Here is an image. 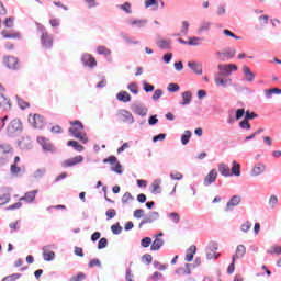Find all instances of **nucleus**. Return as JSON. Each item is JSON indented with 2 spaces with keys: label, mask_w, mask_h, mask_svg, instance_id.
Segmentation results:
<instances>
[{
  "label": "nucleus",
  "mask_w": 281,
  "mask_h": 281,
  "mask_svg": "<svg viewBox=\"0 0 281 281\" xmlns=\"http://www.w3.org/2000/svg\"><path fill=\"white\" fill-rule=\"evenodd\" d=\"M220 72L215 75V85L217 87H225L232 79H223L221 76H232V71H238L236 64H220L217 66Z\"/></svg>",
  "instance_id": "nucleus-1"
},
{
  "label": "nucleus",
  "mask_w": 281,
  "mask_h": 281,
  "mask_svg": "<svg viewBox=\"0 0 281 281\" xmlns=\"http://www.w3.org/2000/svg\"><path fill=\"white\" fill-rule=\"evenodd\" d=\"M70 128L68 130L70 135L72 137H76V139H79L81 144H87L89 142V138L87 137V133H85V125L82 122L76 120V121H70Z\"/></svg>",
  "instance_id": "nucleus-2"
},
{
  "label": "nucleus",
  "mask_w": 281,
  "mask_h": 281,
  "mask_svg": "<svg viewBox=\"0 0 281 281\" xmlns=\"http://www.w3.org/2000/svg\"><path fill=\"white\" fill-rule=\"evenodd\" d=\"M217 168L222 177H240V164H238L236 160L232 162V169H229V166L225 162L218 164Z\"/></svg>",
  "instance_id": "nucleus-3"
},
{
  "label": "nucleus",
  "mask_w": 281,
  "mask_h": 281,
  "mask_svg": "<svg viewBox=\"0 0 281 281\" xmlns=\"http://www.w3.org/2000/svg\"><path fill=\"white\" fill-rule=\"evenodd\" d=\"M41 43L44 49H52L54 47V36H52L47 31H45V26H41Z\"/></svg>",
  "instance_id": "nucleus-4"
},
{
  "label": "nucleus",
  "mask_w": 281,
  "mask_h": 281,
  "mask_svg": "<svg viewBox=\"0 0 281 281\" xmlns=\"http://www.w3.org/2000/svg\"><path fill=\"white\" fill-rule=\"evenodd\" d=\"M115 116L124 124H133V122H135L133 114L128 110L120 109L116 111Z\"/></svg>",
  "instance_id": "nucleus-5"
},
{
  "label": "nucleus",
  "mask_w": 281,
  "mask_h": 281,
  "mask_svg": "<svg viewBox=\"0 0 281 281\" xmlns=\"http://www.w3.org/2000/svg\"><path fill=\"white\" fill-rule=\"evenodd\" d=\"M234 56H236V48H232V47H227L224 50L216 53V57L222 63H225V60H232Z\"/></svg>",
  "instance_id": "nucleus-6"
},
{
  "label": "nucleus",
  "mask_w": 281,
  "mask_h": 281,
  "mask_svg": "<svg viewBox=\"0 0 281 281\" xmlns=\"http://www.w3.org/2000/svg\"><path fill=\"white\" fill-rule=\"evenodd\" d=\"M21 131H23V123H21V120L19 119H13L7 126L8 135H14Z\"/></svg>",
  "instance_id": "nucleus-7"
},
{
  "label": "nucleus",
  "mask_w": 281,
  "mask_h": 281,
  "mask_svg": "<svg viewBox=\"0 0 281 281\" xmlns=\"http://www.w3.org/2000/svg\"><path fill=\"white\" fill-rule=\"evenodd\" d=\"M37 144L42 146L44 153H54V144L49 142V138H46L45 136H38L37 137Z\"/></svg>",
  "instance_id": "nucleus-8"
},
{
  "label": "nucleus",
  "mask_w": 281,
  "mask_h": 281,
  "mask_svg": "<svg viewBox=\"0 0 281 281\" xmlns=\"http://www.w3.org/2000/svg\"><path fill=\"white\" fill-rule=\"evenodd\" d=\"M85 161V157L79 155L72 158L66 159L61 162L63 168H74V166H78Z\"/></svg>",
  "instance_id": "nucleus-9"
},
{
  "label": "nucleus",
  "mask_w": 281,
  "mask_h": 281,
  "mask_svg": "<svg viewBox=\"0 0 281 281\" xmlns=\"http://www.w3.org/2000/svg\"><path fill=\"white\" fill-rule=\"evenodd\" d=\"M3 65H5V67H8V69H19V67H20L19 58H16L14 56H5L3 58Z\"/></svg>",
  "instance_id": "nucleus-10"
},
{
  "label": "nucleus",
  "mask_w": 281,
  "mask_h": 281,
  "mask_svg": "<svg viewBox=\"0 0 281 281\" xmlns=\"http://www.w3.org/2000/svg\"><path fill=\"white\" fill-rule=\"evenodd\" d=\"M2 38H11L14 41H21V32L14 30H2L1 31Z\"/></svg>",
  "instance_id": "nucleus-11"
},
{
  "label": "nucleus",
  "mask_w": 281,
  "mask_h": 281,
  "mask_svg": "<svg viewBox=\"0 0 281 281\" xmlns=\"http://www.w3.org/2000/svg\"><path fill=\"white\" fill-rule=\"evenodd\" d=\"M164 236V233H158L154 236L155 240L151 243L150 249L151 251H159L161 249V246L165 244L164 239L161 238Z\"/></svg>",
  "instance_id": "nucleus-12"
},
{
  "label": "nucleus",
  "mask_w": 281,
  "mask_h": 281,
  "mask_svg": "<svg viewBox=\"0 0 281 281\" xmlns=\"http://www.w3.org/2000/svg\"><path fill=\"white\" fill-rule=\"evenodd\" d=\"M216 179H218V171L216 169H212L206 177L204 178V186H212V183H216Z\"/></svg>",
  "instance_id": "nucleus-13"
},
{
  "label": "nucleus",
  "mask_w": 281,
  "mask_h": 281,
  "mask_svg": "<svg viewBox=\"0 0 281 281\" xmlns=\"http://www.w3.org/2000/svg\"><path fill=\"white\" fill-rule=\"evenodd\" d=\"M218 245L216 244H210L206 248V258L207 260H216L218 258L220 254H217Z\"/></svg>",
  "instance_id": "nucleus-14"
},
{
  "label": "nucleus",
  "mask_w": 281,
  "mask_h": 281,
  "mask_svg": "<svg viewBox=\"0 0 281 281\" xmlns=\"http://www.w3.org/2000/svg\"><path fill=\"white\" fill-rule=\"evenodd\" d=\"M29 122L32 124V126H34V128H43V116L40 114H30Z\"/></svg>",
  "instance_id": "nucleus-15"
},
{
  "label": "nucleus",
  "mask_w": 281,
  "mask_h": 281,
  "mask_svg": "<svg viewBox=\"0 0 281 281\" xmlns=\"http://www.w3.org/2000/svg\"><path fill=\"white\" fill-rule=\"evenodd\" d=\"M240 201H243V198L239 195H234L231 198V200L226 204V212H232L234 207L240 205Z\"/></svg>",
  "instance_id": "nucleus-16"
},
{
  "label": "nucleus",
  "mask_w": 281,
  "mask_h": 281,
  "mask_svg": "<svg viewBox=\"0 0 281 281\" xmlns=\"http://www.w3.org/2000/svg\"><path fill=\"white\" fill-rule=\"evenodd\" d=\"M50 246H44L42 248L43 251V258L46 262H50V260H54L56 258V254L49 249Z\"/></svg>",
  "instance_id": "nucleus-17"
},
{
  "label": "nucleus",
  "mask_w": 281,
  "mask_h": 281,
  "mask_svg": "<svg viewBox=\"0 0 281 281\" xmlns=\"http://www.w3.org/2000/svg\"><path fill=\"white\" fill-rule=\"evenodd\" d=\"M132 111L136 113V115H140L142 117H145L148 113V108L142 105V104H134L132 105Z\"/></svg>",
  "instance_id": "nucleus-18"
},
{
  "label": "nucleus",
  "mask_w": 281,
  "mask_h": 281,
  "mask_svg": "<svg viewBox=\"0 0 281 281\" xmlns=\"http://www.w3.org/2000/svg\"><path fill=\"white\" fill-rule=\"evenodd\" d=\"M246 254H247V248L245 247V245H238L236 248V252L233 256V262H236L238 258H244Z\"/></svg>",
  "instance_id": "nucleus-19"
},
{
  "label": "nucleus",
  "mask_w": 281,
  "mask_h": 281,
  "mask_svg": "<svg viewBox=\"0 0 281 281\" xmlns=\"http://www.w3.org/2000/svg\"><path fill=\"white\" fill-rule=\"evenodd\" d=\"M0 109L3 111L12 110V103L10 102V99L5 98L3 94H0Z\"/></svg>",
  "instance_id": "nucleus-20"
},
{
  "label": "nucleus",
  "mask_w": 281,
  "mask_h": 281,
  "mask_svg": "<svg viewBox=\"0 0 281 281\" xmlns=\"http://www.w3.org/2000/svg\"><path fill=\"white\" fill-rule=\"evenodd\" d=\"M36 194H38V190L29 191L24 194V196L20 198V201H26V203H34Z\"/></svg>",
  "instance_id": "nucleus-21"
},
{
  "label": "nucleus",
  "mask_w": 281,
  "mask_h": 281,
  "mask_svg": "<svg viewBox=\"0 0 281 281\" xmlns=\"http://www.w3.org/2000/svg\"><path fill=\"white\" fill-rule=\"evenodd\" d=\"M157 218H159V213L158 212H151V213H149V215L147 217H145L139 223V227H142L143 225H146L148 223H155V221H157Z\"/></svg>",
  "instance_id": "nucleus-22"
},
{
  "label": "nucleus",
  "mask_w": 281,
  "mask_h": 281,
  "mask_svg": "<svg viewBox=\"0 0 281 281\" xmlns=\"http://www.w3.org/2000/svg\"><path fill=\"white\" fill-rule=\"evenodd\" d=\"M243 74L247 82H254V80H256V75L251 72L249 66H243Z\"/></svg>",
  "instance_id": "nucleus-23"
},
{
  "label": "nucleus",
  "mask_w": 281,
  "mask_h": 281,
  "mask_svg": "<svg viewBox=\"0 0 281 281\" xmlns=\"http://www.w3.org/2000/svg\"><path fill=\"white\" fill-rule=\"evenodd\" d=\"M13 150L14 149H12V146L10 145H0V161H3V159H5V155H10Z\"/></svg>",
  "instance_id": "nucleus-24"
},
{
  "label": "nucleus",
  "mask_w": 281,
  "mask_h": 281,
  "mask_svg": "<svg viewBox=\"0 0 281 281\" xmlns=\"http://www.w3.org/2000/svg\"><path fill=\"white\" fill-rule=\"evenodd\" d=\"M188 67L194 71V74H198V76H201L203 74V66L196 61H189Z\"/></svg>",
  "instance_id": "nucleus-25"
},
{
  "label": "nucleus",
  "mask_w": 281,
  "mask_h": 281,
  "mask_svg": "<svg viewBox=\"0 0 281 281\" xmlns=\"http://www.w3.org/2000/svg\"><path fill=\"white\" fill-rule=\"evenodd\" d=\"M82 63L83 65H86V67H91V68L98 65V61L91 55H85L82 57Z\"/></svg>",
  "instance_id": "nucleus-26"
},
{
  "label": "nucleus",
  "mask_w": 281,
  "mask_h": 281,
  "mask_svg": "<svg viewBox=\"0 0 281 281\" xmlns=\"http://www.w3.org/2000/svg\"><path fill=\"white\" fill-rule=\"evenodd\" d=\"M194 254H196V246H190L184 258L186 262H192L194 260Z\"/></svg>",
  "instance_id": "nucleus-27"
},
{
  "label": "nucleus",
  "mask_w": 281,
  "mask_h": 281,
  "mask_svg": "<svg viewBox=\"0 0 281 281\" xmlns=\"http://www.w3.org/2000/svg\"><path fill=\"white\" fill-rule=\"evenodd\" d=\"M266 170H267V167L263 164H257L252 168V175L254 177H258L259 175H262V172H265Z\"/></svg>",
  "instance_id": "nucleus-28"
},
{
  "label": "nucleus",
  "mask_w": 281,
  "mask_h": 281,
  "mask_svg": "<svg viewBox=\"0 0 281 281\" xmlns=\"http://www.w3.org/2000/svg\"><path fill=\"white\" fill-rule=\"evenodd\" d=\"M116 98L120 102H131V94L126 91L119 92Z\"/></svg>",
  "instance_id": "nucleus-29"
},
{
  "label": "nucleus",
  "mask_w": 281,
  "mask_h": 281,
  "mask_svg": "<svg viewBox=\"0 0 281 281\" xmlns=\"http://www.w3.org/2000/svg\"><path fill=\"white\" fill-rule=\"evenodd\" d=\"M67 146H71L77 153L85 150V146L80 145L77 140H68Z\"/></svg>",
  "instance_id": "nucleus-30"
},
{
  "label": "nucleus",
  "mask_w": 281,
  "mask_h": 281,
  "mask_svg": "<svg viewBox=\"0 0 281 281\" xmlns=\"http://www.w3.org/2000/svg\"><path fill=\"white\" fill-rule=\"evenodd\" d=\"M182 105L186 106L187 104H190L192 102V92L186 91L182 93Z\"/></svg>",
  "instance_id": "nucleus-31"
},
{
  "label": "nucleus",
  "mask_w": 281,
  "mask_h": 281,
  "mask_svg": "<svg viewBox=\"0 0 281 281\" xmlns=\"http://www.w3.org/2000/svg\"><path fill=\"white\" fill-rule=\"evenodd\" d=\"M10 170H11V175L16 176V175H21V172L25 170V167H19V165L13 164L11 165Z\"/></svg>",
  "instance_id": "nucleus-32"
},
{
  "label": "nucleus",
  "mask_w": 281,
  "mask_h": 281,
  "mask_svg": "<svg viewBox=\"0 0 281 281\" xmlns=\"http://www.w3.org/2000/svg\"><path fill=\"white\" fill-rule=\"evenodd\" d=\"M97 54L102 56H111V49H109L106 46H98Z\"/></svg>",
  "instance_id": "nucleus-33"
},
{
  "label": "nucleus",
  "mask_w": 281,
  "mask_h": 281,
  "mask_svg": "<svg viewBox=\"0 0 281 281\" xmlns=\"http://www.w3.org/2000/svg\"><path fill=\"white\" fill-rule=\"evenodd\" d=\"M157 45L160 49H170V41L167 40H159Z\"/></svg>",
  "instance_id": "nucleus-34"
},
{
  "label": "nucleus",
  "mask_w": 281,
  "mask_h": 281,
  "mask_svg": "<svg viewBox=\"0 0 281 281\" xmlns=\"http://www.w3.org/2000/svg\"><path fill=\"white\" fill-rule=\"evenodd\" d=\"M18 100V104L20 106V109H22V111H25V109H30V102L16 97Z\"/></svg>",
  "instance_id": "nucleus-35"
},
{
  "label": "nucleus",
  "mask_w": 281,
  "mask_h": 281,
  "mask_svg": "<svg viewBox=\"0 0 281 281\" xmlns=\"http://www.w3.org/2000/svg\"><path fill=\"white\" fill-rule=\"evenodd\" d=\"M190 137H192V132L187 130L184 132V135L181 136V143L183 144V146H186V144H188V142H190Z\"/></svg>",
  "instance_id": "nucleus-36"
},
{
  "label": "nucleus",
  "mask_w": 281,
  "mask_h": 281,
  "mask_svg": "<svg viewBox=\"0 0 281 281\" xmlns=\"http://www.w3.org/2000/svg\"><path fill=\"white\" fill-rule=\"evenodd\" d=\"M146 23H147L146 20H134L130 22V24L135 25L138 29L146 27Z\"/></svg>",
  "instance_id": "nucleus-37"
},
{
  "label": "nucleus",
  "mask_w": 281,
  "mask_h": 281,
  "mask_svg": "<svg viewBox=\"0 0 281 281\" xmlns=\"http://www.w3.org/2000/svg\"><path fill=\"white\" fill-rule=\"evenodd\" d=\"M133 195L131 194V192H126V193H124V195L122 196V203L124 204V205H126V204H128V203H131L132 201H133Z\"/></svg>",
  "instance_id": "nucleus-38"
},
{
  "label": "nucleus",
  "mask_w": 281,
  "mask_h": 281,
  "mask_svg": "<svg viewBox=\"0 0 281 281\" xmlns=\"http://www.w3.org/2000/svg\"><path fill=\"white\" fill-rule=\"evenodd\" d=\"M140 245L142 247L144 248H148L150 247V245H153V239L150 237H144L142 240H140Z\"/></svg>",
  "instance_id": "nucleus-39"
},
{
  "label": "nucleus",
  "mask_w": 281,
  "mask_h": 281,
  "mask_svg": "<svg viewBox=\"0 0 281 281\" xmlns=\"http://www.w3.org/2000/svg\"><path fill=\"white\" fill-rule=\"evenodd\" d=\"M111 170H113V172H116L117 175H122V165L116 160V162H114L111 167Z\"/></svg>",
  "instance_id": "nucleus-40"
},
{
  "label": "nucleus",
  "mask_w": 281,
  "mask_h": 281,
  "mask_svg": "<svg viewBox=\"0 0 281 281\" xmlns=\"http://www.w3.org/2000/svg\"><path fill=\"white\" fill-rule=\"evenodd\" d=\"M268 254L273 255L277 254V256H280L281 254V246H272L268 249Z\"/></svg>",
  "instance_id": "nucleus-41"
},
{
  "label": "nucleus",
  "mask_w": 281,
  "mask_h": 281,
  "mask_svg": "<svg viewBox=\"0 0 281 281\" xmlns=\"http://www.w3.org/2000/svg\"><path fill=\"white\" fill-rule=\"evenodd\" d=\"M167 89L170 93H177L180 89L179 83H169Z\"/></svg>",
  "instance_id": "nucleus-42"
},
{
  "label": "nucleus",
  "mask_w": 281,
  "mask_h": 281,
  "mask_svg": "<svg viewBox=\"0 0 281 281\" xmlns=\"http://www.w3.org/2000/svg\"><path fill=\"white\" fill-rule=\"evenodd\" d=\"M170 178L173 181H179V180L183 179V175L181 172H179V171H175V172L170 173Z\"/></svg>",
  "instance_id": "nucleus-43"
},
{
  "label": "nucleus",
  "mask_w": 281,
  "mask_h": 281,
  "mask_svg": "<svg viewBox=\"0 0 281 281\" xmlns=\"http://www.w3.org/2000/svg\"><path fill=\"white\" fill-rule=\"evenodd\" d=\"M116 162H117V157L115 156H110L103 159V164H110L111 166H113Z\"/></svg>",
  "instance_id": "nucleus-44"
},
{
  "label": "nucleus",
  "mask_w": 281,
  "mask_h": 281,
  "mask_svg": "<svg viewBox=\"0 0 281 281\" xmlns=\"http://www.w3.org/2000/svg\"><path fill=\"white\" fill-rule=\"evenodd\" d=\"M105 216L108 217V221H111V218L117 216V213L115 212V209H110L106 211Z\"/></svg>",
  "instance_id": "nucleus-45"
},
{
  "label": "nucleus",
  "mask_w": 281,
  "mask_h": 281,
  "mask_svg": "<svg viewBox=\"0 0 281 281\" xmlns=\"http://www.w3.org/2000/svg\"><path fill=\"white\" fill-rule=\"evenodd\" d=\"M240 128H246V131H249L251 128V124L249 123V121L247 119H244L240 123H239Z\"/></svg>",
  "instance_id": "nucleus-46"
},
{
  "label": "nucleus",
  "mask_w": 281,
  "mask_h": 281,
  "mask_svg": "<svg viewBox=\"0 0 281 281\" xmlns=\"http://www.w3.org/2000/svg\"><path fill=\"white\" fill-rule=\"evenodd\" d=\"M113 234H122V226H120V223H116L111 226Z\"/></svg>",
  "instance_id": "nucleus-47"
},
{
  "label": "nucleus",
  "mask_w": 281,
  "mask_h": 281,
  "mask_svg": "<svg viewBox=\"0 0 281 281\" xmlns=\"http://www.w3.org/2000/svg\"><path fill=\"white\" fill-rule=\"evenodd\" d=\"M106 245H109V240L103 237L98 243V249H104Z\"/></svg>",
  "instance_id": "nucleus-48"
},
{
  "label": "nucleus",
  "mask_w": 281,
  "mask_h": 281,
  "mask_svg": "<svg viewBox=\"0 0 281 281\" xmlns=\"http://www.w3.org/2000/svg\"><path fill=\"white\" fill-rule=\"evenodd\" d=\"M72 281H82V280H87V274L79 272L77 276L72 277L71 279Z\"/></svg>",
  "instance_id": "nucleus-49"
},
{
  "label": "nucleus",
  "mask_w": 281,
  "mask_h": 281,
  "mask_svg": "<svg viewBox=\"0 0 281 281\" xmlns=\"http://www.w3.org/2000/svg\"><path fill=\"white\" fill-rule=\"evenodd\" d=\"M161 95H164V91H161V89H157V90H155V92L153 94V100L155 102H157V100H159V98H161Z\"/></svg>",
  "instance_id": "nucleus-50"
},
{
  "label": "nucleus",
  "mask_w": 281,
  "mask_h": 281,
  "mask_svg": "<svg viewBox=\"0 0 281 281\" xmlns=\"http://www.w3.org/2000/svg\"><path fill=\"white\" fill-rule=\"evenodd\" d=\"M10 201V194L0 195V205H5Z\"/></svg>",
  "instance_id": "nucleus-51"
},
{
  "label": "nucleus",
  "mask_w": 281,
  "mask_h": 281,
  "mask_svg": "<svg viewBox=\"0 0 281 281\" xmlns=\"http://www.w3.org/2000/svg\"><path fill=\"white\" fill-rule=\"evenodd\" d=\"M143 262L150 265L153 262V255L146 254L142 257Z\"/></svg>",
  "instance_id": "nucleus-52"
},
{
  "label": "nucleus",
  "mask_w": 281,
  "mask_h": 281,
  "mask_svg": "<svg viewBox=\"0 0 281 281\" xmlns=\"http://www.w3.org/2000/svg\"><path fill=\"white\" fill-rule=\"evenodd\" d=\"M249 229H251V222L247 221L241 224V232L247 233Z\"/></svg>",
  "instance_id": "nucleus-53"
},
{
  "label": "nucleus",
  "mask_w": 281,
  "mask_h": 281,
  "mask_svg": "<svg viewBox=\"0 0 281 281\" xmlns=\"http://www.w3.org/2000/svg\"><path fill=\"white\" fill-rule=\"evenodd\" d=\"M169 218L173 223H179V221H181V217L178 215V213H175V212L169 214Z\"/></svg>",
  "instance_id": "nucleus-54"
},
{
  "label": "nucleus",
  "mask_w": 281,
  "mask_h": 281,
  "mask_svg": "<svg viewBox=\"0 0 281 281\" xmlns=\"http://www.w3.org/2000/svg\"><path fill=\"white\" fill-rule=\"evenodd\" d=\"M201 41V38L199 37H190L189 41L187 42V45H199V42Z\"/></svg>",
  "instance_id": "nucleus-55"
},
{
  "label": "nucleus",
  "mask_w": 281,
  "mask_h": 281,
  "mask_svg": "<svg viewBox=\"0 0 281 281\" xmlns=\"http://www.w3.org/2000/svg\"><path fill=\"white\" fill-rule=\"evenodd\" d=\"M121 10H123L124 12H126V14H131V4L128 2H125L124 4H122L120 7Z\"/></svg>",
  "instance_id": "nucleus-56"
},
{
  "label": "nucleus",
  "mask_w": 281,
  "mask_h": 281,
  "mask_svg": "<svg viewBox=\"0 0 281 281\" xmlns=\"http://www.w3.org/2000/svg\"><path fill=\"white\" fill-rule=\"evenodd\" d=\"M269 205L271 207H276L278 205V196L277 195H271L269 199Z\"/></svg>",
  "instance_id": "nucleus-57"
},
{
  "label": "nucleus",
  "mask_w": 281,
  "mask_h": 281,
  "mask_svg": "<svg viewBox=\"0 0 281 281\" xmlns=\"http://www.w3.org/2000/svg\"><path fill=\"white\" fill-rule=\"evenodd\" d=\"M256 117H258V114H256V112L246 111L245 120H256Z\"/></svg>",
  "instance_id": "nucleus-58"
},
{
  "label": "nucleus",
  "mask_w": 281,
  "mask_h": 281,
  "mask_svg": "<svg viewBox=\"0 0 281 281\" xmlns=\"http://www.w3.org/2000/svg\"><path fill=\"white\" fill-rule=\"evenodd\" d=\"M45 176V169H37L35 172H34V177L35 179H42V177Z\"/></svg>",
  "instance_id": "nucleus-59"
},
{
  "label": "nucleus",
  "mask_w": 281,
  "mask_h": 281,
  "mask_svg": "<svg viewBox=\"0 0 281 281\" xmlns=\"http://www.w3.org/2000/svg\"><path fill=\"white\" fill-rule=\"evenodd\" d=\"M5 27H14V18H7L4 21Z\"/></svg>",
  "instance_id": "nucleus-60"
},
{
  "label": "nucleus",
  "mask_w": 281,
  "mask_h": 281,
  "mask_svg": "<svg viewBox=\"0 0 281 281\" xmlns=\"http://www.w3.org/2000/svg\"><path fill=\"white\" fill-rule=\"evenodd\" d=\"M145 5L147 8H150L151 5H156V8H157L159 5V1H157V0H146Z\"/></svg>",
  "instance_id": "nucleus-61"
},
{
  "label": "nucleus",
  "mask_w": 281,
  "mask_h": 281,
  "mask_svg": "<svg viewBox=\"0 0 281 281\" xmlns=\"http://www.w3.org/2000/svg\"><path fill=\"white\" fill-rule=\"evenodd\" d=\"M212 26V23L210 22H202L200 32H205V30H209Z\"/></svg>",
  "instance_id": "nucleus-62"
},
{
  "label": "nucleus",
  "mask_w": 281,
  "mask_h": 281,
  "mask_svg": "<svg viewBox=\"0 0 281 281\" xmlns=\"http://www.w3.org/2000/svg\"><path fill=\"white\" fill-rule=\"evenodd\" d=\"M245 115V109H238L236 111L235 120H240Z\"/></svg>",
  "instance_id": "nucleus-63"
},
{
  "label": "nucleus",
  "mask_w": 281,
  "mask_h": 281,
  "mask_svg": "<svg viewBox=\"0 0 281 281\" xmlns=\"http://www.w3.org/2000/svg\"><path fill=\"white\" fill-rule=\"evenodd\" d=\"M272 93H281V89L280 88H273L270 90L266 91V95H271Z\"/></svg>",
  "instance_id": "nucleus-64"
}]
</instances>
